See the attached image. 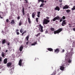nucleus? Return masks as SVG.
Segmentation results:
<instances>
[{
    "label": "nucleus",
    "instance_id": "f257e3e1",
    "mask_svg": "<svg viewBox=\"0 0 75 75\" xmlns=\"http://www.w3.org/2000/svg\"><path fill=\"white\" fill-rule=\"evenodd\" d=\"M50 21L46 19H45L43 20V25H45V24H47L48 23H50Z\"/></svg>",
    "mask_w": 75,
    "mask_h": 75
},
{
    "label": "nucleus",
    "instance_id": "f03ea898",
    "mask_svg": "<svg viewBox=\"0 0 75 75\" xmlns=\"http://www.w3.org/2000/svg\"><path fill=\"white\" fill-rule=\"evenodd\" d=\"M62 31V28H60L58 29V30L54 31V34H58L59 33H60Z\"/></svg>",
    "mask_w": 75,
    "mask_h": 75
},
{
    "label": "nucleus",
    "instance_id": "7ed1b4c3",
    "mask_svg": "<svg viewBox=\"0 0 75 75\" xmlns=\"http://www.w3.org/2000/svg\"><path fill=\"white\" fill-rule=\"evenodd\" d=\"M38 26L39 27V31L41 32H43V26H42L41 24L38 25Z\"/></svg>",
    "mask_w": 75,
    "mask_h": 75
},
{
    "label": "nucleus",
    "instance_id": "20e7f679",
    "mask_svg": "<svg viewBox=\"0 0 75 75\" xmlns=\"http://www.w3.org/2000/svg\"><path fill=\"white\" fill-rule=\"evenodd\" d=\"M74 53V52L71 51L67 54V57H71L72 56V54Z\"/></svg>",
    "mask_w": 75,
    "mask_h": 75
},
{
    "label": "nucleus",
    "instance_id": "39448f33",
    "mask_svg": "<svg viewBox=\"0 0 75 75\" xmlns=\"http://www.w3.org/2000/svg\"><path fill=\"white\" fill-rule=\"evenodd\" d=\"M23 61V59H20L19 60L18 63V65L19 66H21V65H22V62Z\"/></svg>",
    "mask_w": 75,
    "mask_h": 75
},
{
    "label": "nucleus",
    "instance_id": "423d86ee",
    "mask_svg": "<svg viewBox=\"0 0 75 75\" xmlns=\"http://www.w3.org/2000/svg\"><path fill=\"white\" fill-rule=\"evenodd\" d=\"M66 24H67V23H66V21H65V20H63L62 23V26H65V25H66Z\"/></svg>",
    "mask_w": 75,
    "mask_h": 75
},
{
    "label": "nucleus",
    "instance_id": "0eeeda50",
    "mask_svg": "<svg viewBox=\"0 0 75 75\" xmlns=\"http://www.w3.org/2000/svg\"><path fill=\"white\" fill-rule=\"evenodd\" d=\"M55 53L58 54L59 52V50L58 48H57L54 51Z\"/></svg>",
    "mask_w": 75,
    "mask_h": 75
},
{
    "label": "nucleus",
    "instance_id": "6e6552de",
    "mask_svg": "<svg viewBox=\"0 0 75 75\" xmlns=\"http://www.w3.org/2000/svg\"><path fill=\"white\" fill-rule=\"evenodd\" d=\"M54 9L55 10H57V11H59V10H60V8L58 6H56Z\"/></svg>",
    "mask_w": 75,
    "mask_h": 75
},
{
    "label": "nucleus",
    "instance_id": "1a4fd4ad",
    "mask_svg": "<svg viewBox=\"0 0 75 75\" xmlns=\"http://www.w3.org/2000/svg\"><path fill=\"white\" fill-rule=\"evenodd\" d=\"M64 66H61L60 67V69L62 70V71H63L64 69Z\"/></svg>",
    "mask_w": 75,
    "mask_h": 75
},
{
    "label": "nucleus",
    "instance_id": "9d476101",
    "mask_svg": "<svg viewBox=\"0 0 75 75\" xmlns=\"http://www.w3.org/2000/svg\"><path fill=\"white\" fill-rule=\"evenodd\" d=\"M69 7L67 6V5H66L65 6H64L63 8V9H67Z\"/></svg>",
    "mask_w": 75,
    "mask_h": 75
},
{
    "label": "nucleus",
    "instance_id": "9b49d317",
    "mask_svg": "<svg viewBox=\"0 0 75 75\" xmlns=\"http://www.w3.org/2000/svg\"><path fill=\"white\" fill-rule=\"evenodd\" d=\"M12 64L11 62L8 63L7 64V66L8 67H10V66H11V65Z\"/></svg>",
    "mask_w": 75,
    "mask_h": 75
},
{
    "label": "nucleus",
    "instance_id": "f8f14e48",
    "mask_svg": "<svg viewBox=\"0 0 75 75\" xmlns=\"http://www.w3.org/2000/svg\"><path fill=\"white\" fill-rule=\"evenodd\" d=\"M4 64H6L7 63V59L6 58L5 59L4 61Z\"/></svg>",
    "mask_w": 75,
    "mask_h": 75
},
{
    "label": "nucleus",
    "instance_id": "ddd939ff",
    "mask_svg": "<svg viewBox=\"0 0 75 75\" xmlns=\"http://www.w3.org/2000/svg\"><path fill=\"white\" fill-rule=\"evenodd\" d=\"M28 17H29L28 18V20L29 23V24H31V19H30V16H29Z\"/></svg>",
    "mask_w": 75,
    "mask_h": 75
},
{
    "label": "nucleus",
    "instance_id": "4468645a",
    "mask_svg": "<svg viewBox=\"0 0 75 75\" xmlns=\"http://www.w3.org/2000/svg\"><path fill=\"white\" fill-rule=\"evenodd\" d=\"M47 50L49 51H52V52H53V49L51 48H48L47 49Z\"/></svg>",
    "mask_w": 75,
    "mask_h": 75
},
{
    "label": "nucleus",
    "instance_id": "2eb2a0df",
    "mask_svg": "<svg viewBox=\"0 0 75 75\" xmlns=\"http://www.w3.org/2000/svg\"><path fill=\"white\" fill-rule=\"evenodd\" d=\"M23 49V46H21L19 48V51L21 52L22 51V50Z\"/></svg>",
    "mask_w": 75,
    "mask_h": 75
},
{
    "label": "nucleus",
    "instance_id": "dca6fc26",
    "mask_svg": "<svg viewBox=\"0 0 75 75\" xmlns=\"http://www.w3.org/2000/svg\"><path fill=\"white\" fill-rule=\"evenodd\" d=\"M41 1L42 3H44V0H38V2L39 3Z\"/></svg>",
    "mask_w": 75,
    "mask_h": 75
},
{
    "label": "nucleus",
    "instance_id": "f3484780",
    "mask_svg": "<svg viewBox=\"0 0 75 75\" xmlns=\"http://www.w3.org/2000/svg\"><path fill=\"white\" fill-rule=\"evenodd\" d=\"M55 18L56 20H60V18H59V16H57V17H55Z\"/></svg>",
    "mask_w": 75,
    "mask_h": 75
},
{
    "label": "nucleus",
    "instance_id": "a211bd4d",
    "mask_svg": "<svg viewBox=\"0 0 75 75\" xmlns=\"http://www.w3.org/2000/svg\"><path fill=\"white\" fill-rule=\"evenodd\" d=\"M11 24H14V23H15V22H14V20H13L11 22Z\"/></svg>",
    "mask_w": 75,
    "mask_h": 75
},
{
    "label": "nucleus",
    "instance_id": "6ab92c4d",
    "mask_svg": "<svg viewBox=\"0 0 75 75\" xmlns=\"http://www.w3.org/2000/svg\"><path fill=\"white\" fill-rule=\"evenodd\" d=\"M35 13H33L32 14V18H34L35 17Z\"/></svg>",
    "mask_w": 75,
    "mask_h": 75
},
{
    "label": "nucleus",
    "instance_id": "aec40b11",
    "mask_svg": "<svg viewBox=\"0 0 75 75\" xmlns=\"http://www.w3.org/2000/svg\"><path fill=\"white\" fill-rule=\"evenodd\" d=\"M37 42H35L34 43L32 44L31 45H32V46L35 45V44H37Z\"/></svg>",
    "mask_w": 75,
    "mask_h": 75
},
{
    "label": "nucleus",
    "instance_id": "412c9836",
    "mask_svg": "<svg viewBox=\"0 0 75 75\" xmlns=\"http://www.w3.org/2000/svg\"><path fill=\"white\" fill-rule=\"evenodd\" d=\"M40 34H41V33H39L37 35H35V36H36V37H38L39 36H40Z\"/></svg>",
    "mask_w": 75,
    "mask_h": 75
},
{
    "label": "nucleus",
    "instance_id": "4be33fe9",
    "mask_svg": "<svg viewBox=\"0 0 75 75\" xmlns=\"http://www.w3.org/2000/svg\"><path fill=\"white\" fill-rule=\"evenodd\" d=\"M2 43L3 44H5V43L6 42V40L4 39L2 42Z\"/></svg>",
    "mask_w": 75,
    "mask_h": 75
},
{
    "label": "nucleus",
    "instance_id": "5701e85b",
    "mask_svg": "<svg viewBox=\"0 0 75 75\" xmlns=\"http://www.w3.org/2000/svg\"><path fill=\"white\" fill-rule=\"evenodd\" d=\"M1 56L2 57H4V52H2Z\"/></svg>",
    "mask_w": 75,
    "mask_h": 75
},
{
    "label": "nucleus",
    "instance_id": "b1692460",
    "mask_svg": "<svg viewBox=\"0 0 75 75\" xmlns=\"http://www.w3.org/2000/svg\"><path fill=\"white\" fill-rule=\"evenodd\" d=\"M75 10V6H74L73 8H71V10L73 11V10Z\"/></svg>",
    "mask_w": 75,
    "mask_h": 75
},
{
    "label": "nucleus",
    "instance_id": "393cba45",
    "mask_svg": "<svg viewBox=\"0 0 75 75\" xmlns=\"http://www.w3.org/2000/svg\"><path fill=\"white\" fill-rule=\"evenodd\" d=\"M29 35H28L26 37V38L27 39V41H28V38H29Z\"/></svg>",
    "mask_w": 75,
    "mask_h": 75
},
{
    "label": "nucleus",
    "instance_id": "a878e982",
    "mask_svg": "<svg viewBox=\"0 0 75 75\" xmlns=\"http://www.w3.org/2000/svg\"><path fill=\"white\" fill-rule=\"evenodd\" d=\"M44 4L43 3L41 4V5L40 6V7H43V6H44Z\"/></svg>",
    "mask_w": 75,
    "mask_h": 75
},
{
    "label": "nucleus",
    "instance_id": "bb28decb",
    "mask_svg": "<svg viewBox=\"0 0 75 75\" xmlns=\"http://www.w3.org/2000/svg\"><path fill=\"white\" fill-rule=\"evenodd\" d=\"M70 11H71V10H70L69 9H68L66 10V12H67V13H69V12H70Z\"/></svg>",
    "mask_w": 75,
    "mask_h": 75
},
{
    "label": "nucleus",
    "instance_id": "cd10ccee",
    "mask_svg": "<svg viewBox=\"0 0 75 75\" xmlns=\"http://www.w3.org/2000/svg\"><path fill=\"white\" fill-rule=\"evenodd\" d=\"M56 20H57V19H56L55 17L52 19V21H56Z\"/></svg>",
    "mask_w": 75,
    "mask_h": 75
},
{
    "label": "nucleus",
    "instance_id": "c85d7f7f",
    "mask_svg": "<svg viewBox=\"0 0 75 75\" xmlns=\"http://www.w3.org/2000/svg\"><path fill=\"white\" fill-rule=\"evenodd\" d=\"M50 30H51V31H54L55 30L54 29V28H50Z\"/></svg>",
    "mask_w": 75,
    "mask_h": 75
},
{
    "label": "nucleus",
    "instance_id": "c756f323",
    "mask_svg": "<svg viewBox=\"0 0 75 75\" xmlns=\"http://www.w3.org/2000/svg\"><path fill=\"white\" fill-rule=\"evenodd\" d=\"M20 33H23V29L22 28H21L20 30Z\"/></svg>",
    "mask_w": 75,
    "mask_h": 75
},
{
    "label": "nucleus",
    "instance_id": "7c9ffc66",
    "mask_svg": "<svg viewBox=\"0 0 75 75\" xmlns=\"http://www.w3.org/2000/svg\"><path fill=\"white\" fill-rule=\"evenodd\" d=\"M71 62H72V61H71V59H69V60H68V62L69 63H71Z\"/></svg>",
    "mask_w": 75,
    "mask_h": 75
},
{
    "label": "nucleus",
    "instance_id": "2f4dec72",
    "mask_svg": "<svg viewBox=\"0 0 75 75\" xmlns=\"http://www.w3.org/2000/svg\"><path fill=\"white\" fill-rule=\"evenodd\" d=\"M66 18L64 16H63L62 17V19H63V20H65Z\"/></svg>",
    "mask_w": 75,
    "mask_h": 75
},
{
    "label": "nucleus",
    "instance_id": "473e14b6",
    "mask_svg": "<svg viewBox=\"0 0 75 75\" xmlns=\"http://www.w3.org/2000/svg\"><path fill=\"white\" fill-rule=\"evenodd\" d=\"M36 22H37V23H38V18H36Z\"/></svg>",
    "mask_w": 75,
    "mask_h": 75
},
{
    "label": "nucleus",
    "instance_id": "72a5a7b5",
    "mask_svg": "<svg viewBox=\"0 0 75 75\" xmlns=\"http://www.w3.org/2000/svg\"><path fill=\"white\" fill-rule=\"evenodd\" d=\"M24 3H27V4H29L28 2V1H25L24 2Z\"/></svg>",
    "mask_w": 75,
    "mask_h": 75
},
{
    "label": "nucleus",
    "instance_id": "f704fd0d",
    "mask_svg": "<svg viewBox=\"0 0 75 75\" xmlns=\"http://www.w3.org/2000/svg\"><path fill=\"white\" fill-rule=\"evenodd\" d=\"M41 13V12L40 11H38L37 12V14H40Z\"/></svg>",
    "mask_w": 75,
    "mask_h": 75
},
{
    "label": "nucleus",
    "instance_id": "c9c22d12",
    "mask_svg": "<svg viewBox=\"0 0 75 75\" xmlns=\"http://www.w3.org/2000/svg\"><path fill=\"white\" fill-rule=\"evenodd\" d=\"M22 23H21V22H19V26H21V25H22Z\"/></svg>",
    "mask_w": 75,
    "mask_h": 75
},
{
    "label": "nucleus",
    "instance_id": "e433bc0d",
    "mask_svg": "<svg viewBox=\"0 0 75 75\" xmlns=\"http://www.w3.org/2000/svg\"><path fill=\"white\" fill-rule=\"evenodd\" d=\"M24 12V8H22V12Z\"/></svg>",
    "mask_w": 75,
    "mask_h": 75
},
{
    "label": "nucleus",
    "instance_id": "4c0bfd02",
    "mask_svg": "<svg viewBox=\"0 0 75 75\" xmlns=\"http://www.w3.org/2000/svg\"><path fill=\"white\" fill-rule=\"evenodd\" d=\"M40 14H38V15H37V16L38 17V18H40Z\"/></svg>",
    "mask_w": 75,
    "mask_h": 75
},
{
    "label": "nucleus",
    "instance_id": "58836bf2",
    "mask_svg": "<svg viewBox=\"0 0 75 75\" xmlns=\"http://www.w3.org/2000/svg\"><path fill=\"white\" fill-rule=\"evenodd\" d=\"M2 61V57H0V61Z\"/></svg>",
    "mask_w": 75,
    "mask_h": 75
},
{
    "label": "nucleus",
    "instance_id": "ea45409f",
    "mask_svg": "<svg viewBox=\"0 0 75 75\" xmlns=\"http://www.w3.org/2000/svg\"><path fill=\"white\" fill-rule=\"evenodd\" d=\"M16 33V34L17 35H19L20 34V33L18 32H17Z\"/></svg>",
    "mask_w": 75,
    "mask_h": 75
},
{
    "label": "nucleus",
    "instance_id": "a19ab883",
    "mask_svg": "<svg viewBox=\"0 0 75 75\" xmlns=\"http://www.w3.org/2000/svg\"><path fill=\"white\" fill-rule=\"evenodd\" d=\"M9 21V20H8V19H7L6 20V22H7V23H8V22Z\"/></svg>",
    "mask_w": 75,
    "mask_h": 75
},
{
    "label": "nucleus",
    "instance_id": "79ce46f5",
    "mask_svg": "<svg viewBox=\"0 0 75 75\" xmlns=\"http://www.w3.org/2000/svg\"><path fill=\"white\" fill-rule=\"evenodd\" d=\"M62 21V18H61L60 20V22H61Z\"/></svg>",
    "mask_w": 75,
    "mask_h": 75
},
{
    "label": "nucleus",
    "instance_id": "37998d69",
    "mask_svg": "<svg viewBox=\"0 0 75 75\" xmlns=\"http://www.w3.org/2000/svg\"><path fill=\"white\" fill-rule=\"evenodd\" d=\"M46 18H47V20H49L50 18H49V17H46Z\"/></svg>",
    "mask_w": 75,
    "mask_h": 75
},
{
    "label": "nucleus",
    "instance_id": "c03bdc74",
    "mask_svg": "<svg viewBox=\"0 0 75 75\" xmlns=\"http://www.w3.org/2000/svg\"><path fill=\"white\" fill-rule=\"evenodd\" d=\"M59 2H60V3H62V0H59Z\"/></svg>",
    "mask_w": 75,
    "mask_h": 75
},
{
    "label": "nucleus",
    "instance_id": "a18cd8bd",
    "mask_svg": "<svg viewBox=\"0 0 75 75\" xmlns=\"http://www.w3.org/2000/svg\"><path fill=\"white\" fill-rule=\"evenodd\" d=\"M22 13L23 14V15H24L25 14V13H24V12H22Z\"/></svg>",
    "mask_w": 75,
    "mask_h": 75
},
{
    "label": "nucleus",
    "instance_id": "49530a36",
    "mask_svg": "<svg viewBox=\"0 0 75 75\" xmlns=\"http://www.w3.org/2000/svg\"><path fill=\"white\" fill-rule=\"evenodd\" d=\"M10 43L8 42L7 43L8 45H10Z\"/></svg>",
    "mask_w": 75,
    "mask_h": 75
},
{
    "label": "nucleus",
    "instance_id": "de8ad7c7",
    "mask_svg": "<svg viewBox=\"0 0 75 75\" xmlns=\"http://www.w3.org/2000/svg\"><path fill=\"white\" fill-rule=\"evenodd\" d=\"M23 33H24V34L25 33H27V31L26 30H25L24 32Z\"/></svg>",
    "mask_w": 75,
    "mask_h": 75
},
{
    "label": "nucleus",
    "instance_id": "09e8293b",
    "mask_svg": "<svg viewBox=\"0 0 75 75\" xmlns=\"http://www.w3.org/2000/svg\"><path fill=\"white\" fill-rule=\"evenodd\" d=\"M19 31V30H18V29H17L16 30V32L17 33V31Z\"/></svg>",
    "mask_w": 75,
    "mask_h": 75
},
{
    "label": "nucleus",
    "instance_id": "8fccbe9b",
    "mask_svg": "<svg viewBox=\"0 0 75 75\" xmlns=\"http://www.w3.org/2000/svg\"><path fill=\"white\" fill-rule=\"evenodd\" d=\"M20 16H18L17 18L18 20H19V19H20Z\"/></svg>",
    "mask_w": 75,
    "mask_h": 75
},
{
    "label": "nucleus",
    "instance_id": "3c124183",
    "mask_svg": "<svg viewBox=\"0 0 75 75\" xmlns=\"http://www.w3.org/2000/svg\"><path fill=\"white\" fill-rule=\"evenodd\" d=\"M40 10H42V8H39Z\"/></svg>",
    "mask_w": 75,
    "mask_h": 75
},
{
    "label": "nucleus",
    "instance_id": "603ef678",
    "mask_svg": "<svg viewBox=\"0 0 75 75\" xmlns=\"http://www.w3.org/2000/svg\"><path fill=\"white\" fill-rule=\"evenodd\" d=\"M28 43H29L28 42H27L26 43V45H28Z\"/></svg>",
    "mask_w": 75,
    "mask_h": 75
},
{
    "label": "nucleus",
    "instance_id": "864d4df0",
    "mask_svg": "<svg viewBox=\"0 0 75 75\" xmlns=\"http://www.w3.org/2000/svg\"><path fill=\"white\" fill-rule=\"evenodd\" d=\"M73 31H75V28H73Z\"/></svg>",
    "mask_w": 75,
    "mask_h": 75
},
{
    "label": "nucleus",
    "instance_id": "5fc2aeb1",
    "mask_svg": "<svg viewBox=\"0 0 75 75\" xmlns=\"http://www.w3.org/2000/svg\"><path fill=\"white\" fill-rule=\"evenodd\" d=\"M64 51H65V50H64L63 49L62 50V52H64Z\"/></svg>",
    "mask_w": 75,
    "mask_h": 75
},
{
    "label": "nucleus",
    "instance_id": "6e6d98bb",
    "mask_svg": "<svg viewBox=\"0 0 75 75\" xmlns=\"http://www.w3.org/2000/svg\"><path fill=\"white\" fill-rule=\"evenodd\" d=\"M24 33L23 32V33H22V35H24Z\"/></svg>",
    "mask_w": 75,
    "mask_h": 75
},
{
    "label": "nucleus",
    "instance_id": "4d7b16f0",
    "mask_svg": "<svg viewBox=\"0 0 75 75\" xmlns=\"http://www.w3.org/2000/svg\"><path fill=\"white\" fill-rule=\"evenodd\" d=\"M7 51H8V50H6V52H7Z\"/></svg>",
    "mask_w": 75,
    "mask_h": 75
},
{
    "label": "nucleus",
    "instance_id": "13d9d810",
    "mask_svg": "<svg viewBox=\"0 0 75 75\" xmlns=\"http://www.w3.org/2000/svg\"><path fill=\"white\" fill-rule=\"evenodd\" d=\"M72 25L71 24H69V25Z\"/></svg>",
    "mask_w": 75,
    "mask_h": 75
},
{
    "label": "nucleus",
    "instance_id": "bf43d9fd",
    "mask_svg": "<svg viewBox=\"0 0 75 75\" xmlns=\"http://www.w3.org/2000/svg\"><path fill=\"white\" fill-rule=\"evenodd\" d=\"M0 44H1V42L0 41ZM0 49H1V47L0 46Z\"/></svg>",
    "mask_w": 75,
    "mask_h": 75
},
{
    "label": "nucleus",
    "instance_id": "052dcab7",
    "mask_svg": "<svg viewBox=\"0 0 75 75\" xmlns=\"http://www.w3.org/2000/svg\"><path fill=\"white\" fill-rule=\"evenodd\" d=\"M47 2V1H44V3H46Z\"/></svg>",
    "mask_w": 75,
    "mask_h": 75
},
{
    "label": "nucleus",
    "instance_id": "680f3d73",
    "mask_svg": "<svg viewBox=\"0 0 75 75\" xmlns=\"http://www.w3.org/2000/svg\"><path fill=\"white\" fill-rule=\"evenodd\" d=\"M62 3H61L60 6H62Z\"/></svg>",
    "mask_w": 75,
    "mask_h": 75
},
{
    "label": "nucleus",
    "instance_id": "e2e57ef3",
    "mask_svg": "<svg viewBox=\"0 0 75 75\" xmlns=\"http://www.w3.org/2000/svg\"><path fill=\"white\" fill-rule=\"evenodd\" d=\"M1 18H3V17H1Z\"/></svg>",
    "mask_w": 75,
    "mask_h": 75
},
{
    "label": "nucleus",
    "instance_id": "0e129e2a",
    "mask_svg": "<svg viewBox=\"0 0 75 75\" xmlns=\"http://www.w3.org/2000/svg\"><path fill=\"white\" fill-rule=\"evenodd\" d=\"M31 8V7L30 6V7H28V8Z\"/></svg>",
    "mask_w": 75,
    "mask_h": 75
},
{
    "label": "nucleus",
    "instance_id": "69168bd1",
    "mask_svg": "<svg viewBox=\"0 0 75 75\" xmlns=\"http://www.w3.org/2000/svg\"><path fill=\"white\" fill-rule=\"evenodd\" d=\"M69 28H70V27H71V26H69Z\"/></svg>",
    "mask_w": 75,
    "mask_h": 75
},
{
    "label": "nucleus",
    "instance_id": "338daca9",
    "mask_svg": "<svg viewBox=\"0 0 75 75\" xmlns=\"http://www.w3.org/2000/svg\"><path fill=\"white\" fill-rule=\"evenodd\" d=\"M25 1H27L28 0H24Z\"/></svg>",
    "mask_w": 75,
    "mask_h": 75
},
{
    "label": "nucleus",
    "instance_id": "774afa93",
    "mask_svg": "<svg viewBox=\"0 0 75 75\" xmlns=\"http://www.w3.org/2000/svg\"><path fill=\"white\" fill-rule=\"evenodd\" d=\"M0 5L1 6V3H0Z\"/></svg>",
    "mask_w": 75,
    "mask_h": 75
}]
</instances>
